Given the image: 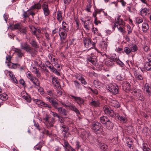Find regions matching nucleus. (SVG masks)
<instances>
[{"label": "nucleus", "instance_id": "obj_37", "mask_svg": "<svg viewBox=\"0 0 151 151\" xmlns=\"http://www.w3.org/2000/svg\"><path fill=\"white\" fill-rule=\"evenodd\" d=\"M22 25L19 24H15L14 25L13 29H18L19 30Z\"/></svg>", "mask_w": 151, "mask_h": 151}, {"label": "nucleus", "instance_id": "obj_45", "mask_svg": "<svg viewBox=\"0 0 151 151\" xmlns=\"http://www.w3.org/2000/svg\"><path fill=\"white\" fill-rule=\"evenodd\" d=\"M74 83L76 86L77 88H79L80 87V84L77 81H75Z\"/></svg>", "mask_w": 151, "mask_h": 151}, {"label": "nucleus", "instance_id": "obj_10", "mask_svg": "<svg viewBox=\"0 0 151 151\" xmlns=\"http://www.w3.org/2000/svg\"><path fill=\"white\" fill-rule=\"evenodd\" d=\"M134 74L135 77L137 79L139 80H142L143 79V77L139 71H135Z\"/></svg>", "mask_w": 151, "mask_h": 151}, {"label": "nucleus", "instance_id": "obj_27", "mask_svg": "<svg viewBox=\"0 0 151 151\" xmlns=\"http://www.w3.org/2000/svg\"><path fill=\"white\" fill-rule=\"evenodd\" d=\"M27 27H24L22 26L19 31L21 32H22L24 34L26 35L27 32Z\"/></svg>", "mask_w": 151, "mask_h": 151}, {"label": "nucleus", "instance_id": "obj_22", "mask_svg": "<svg viewBox=\"0 0 151 151\" xmlns=\"http://www.w3.org/2000/svg\"><path fill=\"white\" fill-rule=\"evenodd\" d=\"M30 43L32 47L35 49H37L39 47L38 45L37 44V42L35 40H32L31 41Z\"/></svg>", "mask_w": 151, "mask_h": 151}, {"label": "nucleus", "instance_id": "obj_46", "mask_svg": "<svg viewBox=\"0 0 151 151\" xmlns=\"http://www.w3.org/2000/svg\"><path fill=\"white\" fill-rule=\"evenodd\" d=\"M65 149V151H76L75 150L73 149L71 146H70V147H68Z\"/></svg>", "mask_w": 151, "mask_h": 151}, {"label": "nucleus", "instance_id": "obj_23", "mask_svg": "<svg viewBox=\"0 0 151 151\" xmlns=\"http://www.w3.org/2000/svg\"><path fill=\"white\" fill-rule=\"evenodd\" d=\"M41 5L39 3H38L36 4H35L34 5L31 7L32 9H40L41 8Z\"/></svg>", "mask_w": 151, "mask_h": 151}, {"label": "nucleus", "instance_id": "obj_38", "mask_svg": "<svg viewBox=\"0 0 151 151\" xmlns=\"http://www.w3.org/2000/svg\"><path fill=\"white\" fill-rule=\"evenodd\" d=\"M143 151H150V149L147 147V145L146 143L143 144Z\"/></svg>", "mask_w": 151, "mask_h": 151}, {"label": "nucleus", "instance_id": "obj_33", "mask_svg": "<svg viewBox=\"0 0 151 151\" xmlns=\"http://www.w3.org/2000/svg\"><path fill=\"white\" fill-rule=\"evenodd\" d=\"M70 109L75 111L77 114H80L79 110L75 106L72 105L70 106Z\"/></svg>", "mask_w": 151, "mask_h": 151}, {"label": "nucleus", "instance_id": "obj_2", "mask_svg": "<svg viewBox=\"0 0 151 151\" xmlns=\"http://www.w3.org/2000/svg\"><path fill=\"white\" fill-rule=\"evenodd\" d=\"M108 88L109 91L113 94L116 95L119 93V87L116 84L110 85L108 86Z\"/></svg>", "mask_w": 151, "mask_h": 151}, {"label": "nucleus", "instance_id": "obj_63", "mask_svg": "<svg viewBox=\"0 0 151 151\" xmlns=\"http://www.w3.org/2000/svg\"><path fill=\"white\" fill-rule=\"evenodd\" d=\"M34 126L36 127V128L39 130H40V127L39 124L38 123H35L34 124Z\"/></svg>", "mask_w": 151, "mask_h": 151}, {"label": "nucleus", "instance_id": "obj_19", "mask_svg": "<svg viewBox=\"0 0 151 151\" xmlns=\"http://www.w3.org/2000/svg\"><path fill=\"white\" fill-rule=\"evenodd\" d=\"M144 90L148 93V95L150 96L151 95V87L146 84L144 88Z\"/></svg>", "mask_w": 151, "mask_h": 151}, {"label": "nucleus", "instance_id": "obj_30", "mask_svg": "<svg viewBox=\"0 0 151 151\" xmlns=\"http://www.w3.org/2000/svg\"><path fill=\"white\" fill-rule=\"evenodd\" d=\"M15 52L17 53V55L19 57L22 58L23 54V53L22 52L21 50L18 48L16 49L15 50Z\"/></svg>", "mask_w": 151, "mask_h": 151}, {"label": "nucleus", "instance_id": "obj_28", "mask_svg": "<svg viewBox=\"0 0 151 151\" xmlns=\"http://www.w3.org/2000/svg\"><path fill=\"white\" fill-rule=\"evenodd\" d=\"M30 81H32L36 86H39V83H37V82L38 81V80L37 78L34 77L30 80Z\"/></svg>", "mask_w": 151, "mask_h": 151}, {"label": "nucleus", "instance_id": "obj_51", "mask_svg": "<svg viewBox=\"0 0 151 151\" xmlns=\"http://www.w3.org/2000/svg\"><path fill=\"white\" fill-rule=\"evenodd\" d=\"M33 101L35 102L36 103V104L38 105L40 104L41 105V103L42 101H41L40 100L38 99H34Z\"/></svg>", "mask_w": 151, "mask_h": 151}, {"label": "nucleus", "instance_id": "obj_31", "mask_svg": "<svg viewBox=\"0 0 151 151\" xmlns=\"http://www.w3.org/2000/svg\"><path fill=\"white\" fill-rule=\"evenodd\" d=\"M90 104L95 106H99L100 105V103L98 101H93L91 102Z\"/></svg>", "mask_w": 151, "mask_h": 151}, {"label": "nucleus", "instance_id": "obj_12", "mask_svg": "<svg viewBox=\"0 0 151 151\" xmlns=\"http://www.w3.org/2000/svg\"><path fill=\"white\" fill-rule=\"evenodd\" d=\"M49 102L52 104V105L55 108H57V106L58 105L57 102L52 98L49 97L48 98Z\"/></svg>", "mask_w": 151, "mask_h": 151}, {"label": "nucleus", "instance_id": "obj_29", "mask_svg": "<svg viewBox=\"0 0 151 151\" xmlns=\"http://www.w3.org/2000/svg\"><path fill=\"white\" fill-rule=\"evenodd\" d=\"M100 147L102 151H106L108 149L107 145L104 144H101L100 145Z\"/></svg>", "mask_w": 151, "mask_h": 151}, {"label": "nucleus", "instance_id": "obj_34", "mask_svg": "<svg viewBox=\"0 0 151 151\" xmlns=\"http://www.w3.org/2000/svg\"><path fill=\"white\" fill-rule=\"evenodd\" d=\"M67 24L65 22H62V29L65 31V32H68V31L69 29L68 28H67Z\"/></svg>", "mask_w": 151, "mask_h": 151}, {"label": "nucleus", "instance_id": "obj_14", "mask_svg": "<svg viewBox=\"0 0 151 151\" xmlns=\"http://www.w3.org/2000/svg\"><path fill=\"white\" fill-rule=\"evenodd\" d=\"M21 48L26 51L30 47L29 45L27 42H22L21 43Z\"/></svg>", "mask_w": 151, "mask_h": 151}, {"label": "nucleus", "instance_id": "obj_58", "mask_svg": "<svg viewBox=\"0 0 151 151\" xmlns=\"http://www.w3.org/2000/svg\"><path fill=\"white\" fill-rule=\"evenodd\" d=\"M42 147V146L41 145H38L36 146L35 147V149L37 150H40L41 151V149Z\"/></svg>", "mask_w": 151, "mask_h": 151}, {"label": "nucleus", "instance_id": "obj_24", "mask_svg": "<svg viewBox=\"0 0 151 151\" xmlns=\"http://www.w3.org/2000/svg\"><path fill=\"white\" fill-rule=\"evenodd\" d=\"M129 47L130 48L131 52H134L137 50V46L134 44H132L131 46L129 45Z\"/></svg>", "mask_w": 151, "mask_h": 151}, {"label": "nucleus", "instance_id": "obj_42", "mask_svg": "<svg viewBox=\"0 0 151 151\" xmlns=\"http://www.w3.org/2000/svg\"><path fill=\"white\" fill-rule=\"evenodd\" d=\"M27 78L30 80L34 77L29 71H28L27 72Z\"/></svg>", "mask_w": 151, "mask_h": 151}, {"label": "nucleus", "instance_id": "obj_15", "mask_svg": "<svg viewBox=\"0 0 151 151\" xmlns=\"http://www.w3.org/2000/svg\"><path fill=\"white\" fill-rule=\"evenodd\" d=\"M100 122L103 124H106L109 119L106 116H103L100 118Z\"/></svg>", "mask_w": 151, "mask_h": 151}, {"label": "nucleus", "instance_id": "obj_9", "mask_svg": "<svg viewBox=\"0 0 151 151\" xmlns=\"http://www.w3.org/2000/svg\"><path fill=\"white\" fill-rule=\"evenodd\" d=\"M35 49L32 48L30 46L26 51L28 52L31 55L32 57H34L36 56L37 52Z\"/></svg>", "mask_w": 151, "mask_h": 151}, {"label": "nucleus", "instance_id": "obj_50", "mask_svg": "<svg viewBox=\"0 0 151 151\" xmlns=\"http://www.w3.org/2000/svg\"><path fill=\"white\" fill-rule=\"evenodd\" d=\"M138 96H139L138 99L141 101H144L145 98L142 95H140L139 94H138Z\"/></svg>", "mask_w": 151, "mask_h": 151}, {"label": "nucleus", "instance_id": "obj_56", "mask_svg": "<svg viewBox=\"0 0 151 151\" xmlns=\"http://www.w3.org/2000/svg\"><path fill=\"white\" fill-rule=\"evenodd\" d=\"M91 4H89V5L87 6H86V10L87 11L89 12H91V11H90V8L91 7Z\"/></svg>", "mask_w": 151, "mask_h": 151}, {"label": "nucleus", "instance_id": "obj_35", "mask_svg": "<svg viewBox=\"0 0 151 151\" xmlns=\"http://www.w3.org/2000/svg\"><path fill=\"white\" fill-rule=\"evenodd\" d=\"M124 51L127 55L129 54L131 52V49L129 47V45L128 47H125L124 48Z\"/></svg>", "mask_w": 151, "mask_h": 151}, {"label": "nucleus", "instance_id": "obj_52", "mask_svg": "<svg viewBox=\"0 0 151 151\" xmlns=\"http://www.w3.org/2000/svg\"><path fill=\"white\" fill-rule=\"evenodd\" d=\"M112 61L111 60H108L106 61V64L107 65L109 66V65H112Z\"/></svg>", "mask_w": 151, "mask_h": 151}, {"label": "nucleus", "instance_id": "obj_18", "mask_svg": "<svg viewBox=\"0 0 151 151\" xmlns=\"http://www.w3.org/2000/svg\"><path fill=\"white\" fill-rule=\"evenodd\" d=\"M65 31L64 32H61L60 33H59V36L60 37V40L61 41H63L65 40L67 37V34Z\"/></svg>", "mask_w": 151, "mask_h": 151}, {"label": "nucleus", "instance_id": "obj_61", "mask_svg": "<svg viewBox=\"0 0 151 151\" xmlns=\"http://www.w3.org/2000/svg\"><path fill=\"white\" fill-rule=\"evenodd\" d=\"M117 79L119 81H122L123 79L124 78L121 77V76L118 75L116 77Z\"/></svg>", "mask_w": 151, "mask_h": 151}, {"label": "nucleus", "instance_id": "obj_25", "mask_svg": "<svg viewBox=\"0 0 151 151\" xmlns=\"http://www.w3.org/2000/svg\"><path fill=\"white\" fill-rule=\"evenodd\" d=\"M142 27L143 31L146 32L149 29L148 24L146 22H144L142 25Z\"/></svg>", "mask_w": 151, "mask_h": 151}, {"label": "nucleus", "instance_id": "obj_11", "mask_svg": "<svg viewBox=\"0 0 151 151\" xmlns=\"http://www.w3.org/2000/svg\"><path fill=\"white\" fill-rule=\"evenodd\" d=\"M71 96L74 98L76 101L79 104H83L84 101L83 99L80 97H77L73 95H71Z\"/></svg>", "mask_w": 151, "mask_h": 151}, {"label": "nucleus", "instance_id": "obj_49", "mask_svg": "<svg viewBox=\"0 0 151 151\" xmlns=\"http://www.w3.org/2000/svg\"><path fill=\"white\" fill-rule=\"evenodd\" d=\"M94 84L96 86H99L101 83L98 80H95L94 81Z\"/></svg>", "mask_w": 151, "mask_h": 151}, {"label": "nucleus", "instance_id": "obj_39", "mask_svg": "<svg viewBox=\"0 0 151 151\" xmlns=\"http://www.w3.org/2000/svg\"><path fill=\"white\" fill-rule=\"evenodd\" d=\"M136 21L137 24H139L142 23L143 20L142 18L137 17L136 18Z\"/></svg>", "mask_w": 151, "mask_h": 151}, {"label": "nucleus", "instance_id": "obj_60", "mask_svg": "<svg viewBox=\"0 0 151 151\" xmlns=\"http://www.w3.org/2000/svg\"><path fill=\"white\" fill-rule=\"evenodd\" d=\"M122 4L123 6H125L126 3L124 1V0H120L119 1Z\"/></svg>", "mask_w": 151, "mask_h": 151}, {"label": "nucleus", "instance_id": "obj_53", "mask_svg": "<svg viewBox=\"0 0 151 151\" xmlns=\"http://www.w3.org/2000/svg\"><path fill=\"white\" fill-rule=\"evenodd\" d=\"M61 113L64 116H66L67 115V111L65 109H62Z\"/></svg>", "mask_w": 151, "mask_h": 151}, {"label": "nucleus", "instance_id": "obj_55", "mask_svg": "<svg viewBox=\"0 0 151 151\" xmlns=\"http://www.w3.org/2000/svg\"><path fill=\"white\" fill-rule=\"evenodd\" d=\"M89 89L91 91L95 94H97L98 93V91L97 89H95L94 90H93L90 88Z\"/></svg>", "mask_w": 151, "mask_h": 151}, {"label": "nucleus", "instance_id": "obj_32", "mask_svg": "<svg viewBox=\"0 0 151 151\" xmlns=\"http://www.w3.org/2000/svg\"><path fill=\"white\" fill-rule=\"evenodd\" d=\"M88 61L91 63L92 64L95 65L96 66H97V64L96 63V61L94 59H93L92 58H88Z\"/></svg>", "mask_w": 151, "mask_h": 151}, {"label": "nucleus", "instance_id": "obj_40", "mask_svg": "<svg viewBox=\"0 0 151 151\" xmlns=\"http://www.w3.org/2000/svg\"><path fill=\"white\" fill-rule=\"evenodd\" d=\"M62 128H63V131L65 132V133H67L69 130V128L68 127L64 125H63L62 126Z\"/></svg>", "mask_w": 151, "mask_h": 151}, {"label": "nucleus", "instance_id": "obj_36", "mask_svg": "<svg viewBox=\"0 0 151 151\" xmlns=\"http://www.w3.org/2000/svg\"><path fill=\"white\" fill-rule=\"evenodd\" d=\"M57 19L59 21L61 22L62 19V14L60 11H58L57 12Z\"/></svg>", "mask_w": 151, "mask_h": 151}, {"label": "nucleus", "instance_id": "obj_1", "mask_svg": "<svg viewBox=\"0 0 151 151\" xmlns=\"http://www.w3.org/2000/svg\"><path fill=\"white\" fill-rule=\"evenodd\" d=\"M92 126V129L94 132L98 133L100 132L102 133L103 129L101 127V125L100 123L98 122H96L93 124Z\"/></svg>", "mask_w": 151, "mask_h": 151}, {"label": "nucleus", "instance_id": "obj_62", "mask_svg": "<svg viewBox=\"0 0 151 151\" xmlns=\"http://www.w3.org/2000/svg\"><path fill=\"white\" fill-rule=\"evenodd\" d=\"M118 29L120 30L122 33H124L125 32V31L121 27H120L119 28L117 27Z\"/></svg>", "mask_w": 151, "mask_h": 151}, {"label": "nucleus", "instance_id": "obj_26", "mask_svg": "<svg viewBox=\"0 0 151 151\" xmlns=\"http://www.w3.org/2000/svg\"><path fill=\"white\" fill-rule=\"evenodd\" d=\"M8 98V96L5 93L0 94V99L3 101L6 100Z\"/></svg>", "mask_w": 151, "mask_h": 151}, {"label": "nucleus", "instance_id": "obj_21", "mask_svg": "<svg viewBox=\"0 0 151 151\" xmlns=\"http://www.w3.org/2000/svg\"><path fill=\"white\" fill-rule=\"evenodd\" d=\"M121 16H119L118 18H117V21H116V24H118L119 25H124L125 23L123 21L122 19H120Z\"/></svg>", "mask_w": 151, "mask_h": 151}, {"label": "nucleus", "instance_id": "obj_59", "mask_svg": "<svg viewBox=\"0 0 151 151\" xmlns=\"http://www.w3.org/2000/svg\"><path fill=\"white\" fill-rule=\"evenodd\" d=\"M111 60H112L114 62H116L117 63H119V59H118L117 58H112L111 59Z\"/></svg>", "mask_w": 151, "mask_h": 151}, {"label": "nucleus", "instance_id": "obj_17", "mask_svg": "<svg viewBox=\"0 0 151 151\" xmlns=\"http://www.w3.org/2000/svg\"><path fill=\"white\" fill-rule=\"evenodd\" d=\"M149 10L148 9L145 8L142 9L140 13L141 15L142 16H145L148 13L149 14Z\"/></svg>", "mask_w": 151, "mask_h": 151}, {"label": "nucleus", "instance_id": "obj_48", "mask_svg": "<svg viewBox=\"0 0 151 151\" xmlns=\"http://www.w3.org/2000/svg\"><path fill=\"white\" fill-rule=\"evenodd\" d=\"M19 83L23 86L25 87L26 86V83L22 79H21L19 80Z\"/></svg>", "mask_w": 151, "mask_h": 151}, {"label": "nucleus", "instance_id": "obj_41", "mask_svg": "<svg viewBox=\"0 0 151 151\" xmlns=\"http://www.w3.org/2000/svg\"><path fill=\"white\" fill-rule=\"evenodd\" d=\"M41 106L45 107H47L49 108H51V106L50 105H49L48 104H46L45 102L42 101L41 103Z\"/></svg>", "mask_w": 151, "mask_h": 151}, {"label": "nucleus", "instance_id": "obj_43", "mask_svg": "<svg viewBox=\"0 0 151 151\" xmlns=\"http://www.w3.org/2000/svg\"><path fill=\"white\" fill-rule=\"evenodd\" d=\"M64 147L66 148L68 147H70V145H69L68 142L65 140H64Z\"/></svg>", "mask_w": 151, "mask_h": 151}, {"label": "nucleus", "instance_id": "obj_16", "mask_svg": "<svg viewBox=\"0 0 151 151\" xmlns=\"http://www.w3.org/2000/svg\"><path fill=\"white\" fill-rule=\"evenodd\" d=\"M110 105L113 107L118 108L120 106L119 103L116 100H112L110 102Z\"/></svg>", "mask_w": 151, "mask_h": 151}, {"label": "nucleus", "instance_id": "obj_8", "mask_svg": "<svg viewBox=\"0 0 151 151\" xmlns=\"http://www.w3.org/2000/svg\"><path fill=\"white\" fill-rule=\"evenodd\" d=\"M42 8L45 15V16H47L50 13V11L48 9L47 4L44 3L42 5Z\"/></svg>", "mask_w": 151, "mask_h": 151}, {"label": "nucleus", "instance_id": "obj_47", "mask_svg": "<svg viewBox=\"0 0 151 151\" xmlns=\"http://www.w3.org/2000/svg\"><path fill=\"white\" fill-rule=\"evenodd\" d=\"M79 80L81 81V83H82V84L84 85H86V82L85 79L83 77H81L79 79Z\"/></svg>", "mask_w": 151, "mask_h": 151}, {"label": "nucleus", "instance_id": "obj_3", "mask_svg": "<svg viewBox=\"0 0 151 151\" xmlns=\"http://www.w3.org/2000/svg\"><path fill=\"white\" fill-rule=\"evenodd\" d=\"M147 62L145 63L144 68L148 71L151 70V55H148L147 56Z\"/></svg>", "mask_w": 151, "mask_h": 151}, {"label": "nucleus", "instance_id": "obj_6", "mask_svg": "<svg viewBox=\"0 0 151 151\" xmlns=\"http://www.w3.org/2000/svg\"><path fill=\"white\" fill-rule=\"evenodd\" d=\"M131 86L130 83L127 81L124 82L122 84V88L126 92H128L130 90Z\"/></svg>", "mask_w": 151, "mask_h": 151}, {"label": "nucleus", "instance_id": "obj_4", "mask_svg": "<svg viewBox=\"0 0 151 151\" xmlns=\"http://www.w3.org/2000/svg\"><path fill=\"white\" fill-rule=\"evenodd\" d=\"M105 114L107 115L113 117L114 115V112L110 107L109 106H104L103 108Z\"/></svg>", "mask_w": 151, "mask_h": 151}, {"label": "nucleus", "instance_id": "obj_7", "mask_svg": "<svg viewBox=\"0 0 151 151\" xmlns=\"http://www.w3.org/2000/svg\"><path fill=\"white\" fill-rule=\"evenodd\" d=\"M83 40L85 46L87 48L90 47L91 48L90 45L91 44V42L90 39L87 37H83Z\"/></svg>", "mask_w": 151, "mask_h": 151}, {"label": "nucleus", "instance_id": "obj_44", "mask_svg": "<svg viewBox=\"0 0 151 151\" xmlns=\"http://www.w3.org/2000/svg\"><path fill=\"white\" fill-rule=\"evenodd\" d=\"M116 117H118V119L119 120H120V121H124L125 120V119L124 117L122 116H120L118 114H116Z\"/></svg>", "mask_w": 151, "mask_h": 151}, {"label": "nucleus", "instance_id": "obj_57", "mask_svg": "<svg viewBox=\"0 0 151 151\" xmlns=\"http://www.w3.org/2000/svg\"><path fill=\"white\" fill-rule=\"evenodd\" d=\"M12 80L15 83H17L18 82L17 81V80L15 78V77L13 75V74H12Z\"/></svg>", "mask_w": 151, "mask_h": 151}, {"label": "nucleus", "instance_id": "obj_13", "mask_svg": "<svg viewBox=\"0 0 151 151\" xmlns=\"http://www.w3.org/2000/svg\"><path fill=\"white\" fill-rule=\"evenodd\" d=\"M21 96L22 97L23 99H25L27 102H30L31 101L30 97L28 96L27 95L25 92H23L21 93Z\"/></svg>", "mask_w": 151, "mask_h": 151}, {"label": "nucleus", "instance_id": "obj_5", "mask_svg": "<svg viewBox=\"0 0 151 151\" xmlns=\"http://www.w3.org/2000/svg\"><path fill=\"white\" fill-rule=\"evenodd\" d=\"M82 21L83 22L84 27L86 30H90L91 28L90 26H92V27H93V25L92 23V21H90V19L84 21L83 20H82Z\"/></svg>", "mask_w": 151, "mask_h": 151}, {"label": "nucleus", "instance_id": "obj_20", "mask_svg": "<svg viewBox=\"0 0 151 151\" xmlns=\"http://www.w3.org/2000/svg\"><path fill=\"white\" fill-rule=\"evenodd\" d=\"M105 124L106 127L109 130L112 129L114 126L113 123L111 122L109 120Z\"/></svg>", "mask_w": 151, "mask_h": 151}, {"label": "nucleus", "instance_id": "obj_64", "mask_svg": "<svg viewBox=\"0 0 151 151\" xmlns=\"http://www.w3.org/2000/svg\"><path fill=\"white\" fill-rule=\"evenodd\" d=\"M29 15V14H27L26 12H25L23 14V16L24 18L28 17Z\"/></svg>", "mask_w": 151, "mask_h": 151}, {"label": "nucleus", "instance_id": "obj_54", "mask_svg": "<svg viewBox=\"0 0 151 151\" xmlns=\"http://www.w3.org/2000/svg\"><path fill=\"white\" fill-rule=\"evenodd\" d=\"M35 73L37 74V76L38 77H40V73L38 70H37L36 68H35Z\"/></svg>", "mask_w": 151, "mask_h": 151}]
</instances>
